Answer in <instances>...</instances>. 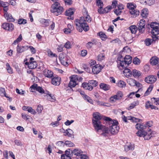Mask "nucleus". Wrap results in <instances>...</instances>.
Masks as SVG:
<instances>
[{
    "instance_id": "nucleus-3",
    "label": "nucleus",
    "mask_w": 159,
    "mask_h": 159,
    "mask_svg": "<svg viewBox=\"0 0 159 159\" xmlns=\"http://www.w3.org/2000/svg\"><path fill=\"white\" fill-rule=\"evenodd\" d=\"M132 61V57L129 55H126L125 58H122V57H118L117 60L118 67L119 69L122 70L126 67V65H129Z\"/></svg>"
},
{
    "instance_id": "nucleus-35",
    "label": "nucleus",
    "mask_w": 159,
    "mask_h": 159,
    "mask_svg": "<svg viewBox=\"0 0 159 159\" xmlns=\"http://www.w3.org/2000/svg\"><path fill=\"white\" fill-rule=\"evenodd\" d=\"M116 84L119 87L123 88L126 86V84L123 81L120 80L117 82Z\"/></svg>"
},
{
    "instance_id": "nucleus-36",
    "label": "nucleus",
    "mask_w": 159,
    "mask_h": 159,
    "mask_svg": "<svg viewBox=\"0 0 159 159\" xmlns=\"http://www.w3.org/2000/svg\"><path fill=\"white\" fill-rule=\"evenodd\" d=\"M83 98L84 100H86L87 102L90 103V104H93V102L91 98L89 96L87 95H84V96H83Z\"/></svg>"
},
{
    "instance_id": "nucleus-16",
    "label": "nucleus",
    "mask_w": 159,
    "mask_h": 159,
    "mask_svg": "<svg viewBox=\"0 0 159 159\" xmlns=\"http://www.w3.org/2000/svg\"><path fill=\"white\" fill-rule=\"evenodd\" d=\"M63 130L64 131L63 132L64 133V135L65 136H67L69 137L74 138V132L72 130L70 129H67L66 131L64 129H63Z\"/></svg>"
},
{
    "instance_id": "nucleus-51",
    "label": "nucleus",
    "mask_w": 159,
    "mask_h": 159,
    "mask_svg": "<svg viewBox=\"0 0 159 159\" xmlns=\"http://www.w3.org/2000/svg\"><path fill=\"white\" fill-rule=\"evenodd\" d=\"M105 58V55L104 53H102L99 54L98 56V60L99 61H102Z\"/></svg>"
},
{
    "instance_id": "nucleus-4",
    "label": "nucleus",
    "mask_w": 159,
    "mask_h": 159,
    "mask_svg": "<svg viewBox=\"0 0 159 159\" xmlns=\"http://www.w3.org/2000/svg\"><path fill=\"white\" fill-rule=\"evenodd\" d=\"M93 116L95 119L93 120V123L96 130L98 131L101 129L102 125L100 120L102 119L100 114L98 112L93 113Z\"/></svg>"
},
{
    "instance_id": "nucleus-2",
    "label": "nucleus",
    "mask_w": 159,
    "mask_h": 159,
    "mask_svg": "<svg viewBox=\"0 0 159 159\" xmlns=\"http://www.w3.org/2000/svg\"><path fill=\"white\" fill-rule=\"evenodd\" d=\"M104 120H106L107 123L109 125L111 124L109 126V131L112 134H115L117 133L119 129V127L117 125L118 122L116 120H112L111 118L105 117Z\"/></svg>"
},
{
    "instance_id": "nucleus-59",
    "label": "nucleus",
    "mask_w": 159,
    "mask_h": 159,
    "mask_svg": "<svg viewBox=\"0 0 159 159\" xmlns=\"http://www.w3.org/2000/svg\"><path fill=\"white\" fill-rule=\"evenodd\" d=\"M27 23V20L23 19H19L18 20V24H25Z\"/></svg>"
},
{
    "instance_id": "nucleus-25",
    "label": "nucleus",
    "mask_w": 159,
    "mask_h": 159,
    "mask_svg": "<svg viewBox=\"0 0 159 159\" xmlns=\"http://www.w3.org/2000/svg\"><path fill=\"white\" fill-rule=\"evenodd\" d=\"M100 88L105 91H107L110 89V86L109 85L105 84L103 83H101L100 84Z\"/></svg>"
},
{
    "instance_id": "nucleus-55",
    "label": "nucleus",
    "mask_w": 159,
    "mask_h": 159,
    "mask_svg": "<svg viewBox=\"0 0 159 159\" xmlns=\"http://www.w3.org/2000/svg\"><path fill=\"white\" fill-rule=\"evenodd\" d=\"M9 5V3L7 2H3L0 0V6L3 7H7Z\"/></svg>"
},
{
    "instance_id": "nucleus-63",
    "label": "nucleus",
    "mask_w": 159,
    "mask_h": 159,
    "mask_svg": "<svg viewBox=\"0 0 159 159\" xmlns=\"http://www.w3.org/2000/svg\"><path fill=\"white\" fill-rule=\"evenodd\" d=\"M36 91L42 94L44 93V92L43 89L42 87L40 86H38V87H37Z\"/></svg>"
},
{
    "instance_id": "nucleus-47",
    "label": "nucleus",
    "mask_w": 159,
    "mask_h": 159,
    "mask_svg": "<svg viewBox=\"0 0 159 159\" xmlns=\"http://www.w3.org/2000/svg\"><path fill=\"white\" fill-rule=\"evenodd\" d=\"M112 9V6H108L105 7L103 10V14L107 13Z\"/></svg>"
},
{
    "instance_id": "nucleus-60",
    "label": "nucleus",
    "mask_w": 159,
    "mask_h": 159,
    "mask_svg": "<svg viewBox=\"0 0 159 159\" xmlns=\"http://www.w3.org/2000/svg\"><path fill=\"white\" fill-rule=\"evenodd\" d=\"M46 96L47 97V99L48 100L52 102L55 101V100L52 98L51 96V94H47L46 95Z\"/></svg>"
},
{
    "instance_id": "nucleus-29",
    "label": "nucleus",
    "mask_w": 159,
    "mask_h": 159,
    "mask_svg": "<svg viewBox=\"0 0 159 159\" xmlns=\"http://www.w3.org/2000/svg\"><path fill=\"white\" fill-rule=\"evenodd\" d=\"M103 129L102 133V134L104 136H106L107 135L106 134H108L109 133V129L108 127H106L104 126H103L102 125V128L101 129Z\"/></svg>"
},
{
    "instance_id": "nucleus-64",
    "label": "nucleus",
    "mask_w": 159,
    "mask_h": 159,
    "mask_svg": "<svg viewBox=\"0 0 159 159\" xmlns=\"http://www.w3.org/2000/svg\"><path fill=\"white\" fill-rule=\"evenodd\" d=\"M110 101L111 103H114L115 102L117 99L116 98L115 95L111 97L110 98Z\"/></svg>"
},
{
    "instance_id": "nucleus-43",
    "label": "nucleus",
    "mask_w": 159,
    "mask_h": 159,
    "mask_svg": "<svg viewBox=\"0 0 159 159\" xmlns=\"http://www.w3.org/2000/svg\"><path fill=\"white\" fill-rule=\"evenodd\" d=\"M151 33L152 34L157 35L159 34V27L155 29H152Z\"/></svg>"
},
{
    "instance_id": "nucleus-18",
    "label": "nucleus",
    "mask_w": 159,
    "mask_h": 159,
    "mask_svg": "<svg viewBox=\"0 0 159 159\" xmlns=\"http://www.w3.org/2000/svg\"><path fill=\"white\" fill-rule=\"evenodd\" d=\"M125 150L126 152L129 150L133 151L134 149V146L130 143H127L124 146Z\"/></svg>"
},
{
    "instance_id": "nucleus-44",
    "label": "nucleus",
    "mask_w": 159,
    "mask_h": 159,
    "mask_svg": "<svg viewBox=\"0 0 159 159\" xmlns=\"http://www.w3.org/2000/svg\"><path fill=\"white\" fill-rule=\"evenodd\" d=\"M22 39V36L21 34H20L18 38L16 39L12 43V44H16L17 43L20 42Z\"/></svg>"
},
{
    "instance_id": "nucleus-39",
    "label": "nucleus",
    "mask_w": 159,
    "mask_h": 159,
    "mask_svg": "<svg viewBox=\"0 0 159 159\" xmlns=\"http://www.w3.org/2000/svg\"><path fill=\"white\" fill-rule=\"evenodd\" d=\"M96 102L98 105L100 106H106L108 107L109 106L107 105V104H108L107 103L104 102L102 101H100L99 100H96Z\"/></svg>"
},
{
    "instance_id": "nucleus-42",
    "label": "nucleus",
    "mask_w": 159,
    "mask_h": 159,
    "mask_svg": "<svg viewBox=\"0 0 159 159\" xmlns=\"http://www.w3.org/2000/svg\"><path fill=\"white\" fill-rule=\"evenodd\" d=\"M49 71V70L45 68L43 70V73L44 75L45 76V77L48 78H52V75L51 74L48 75V72Z\"/></svg>"
},
{
    "instance_id": "nucleus-7",
    "label": "nucleus",
    "mask_w": 159,
    "mask_h": 159,
    "mask_svg": "<svg viewBox=\"0 0 159 159\" xmlns=\"http://www.w3.org/2000/svg\"><path fill=\"white\" fill-rule=\"evenodd\" d=\"M156 134L155 132H152L150 133H147L146 131L143 130L140 132H137L136 134L138 136L140 137L143 136L145 140H149L152 136V135Z\"/></svg>"
},
{
    "instance_id": "nucleus-19",
    "label": "nucleus",
    "mask_w": 159,
    "mask_h": 159,
    "mask_svg": "<svg viewBox=\"0 0 159 159\" xmlns=\"http://www.w3.org/2000/svg\"><path fill=\"white\" fill-rule=\"evenodd\" d=\"M61 78L59 77H55L53 78L51 80V83L55 85H59L60 83Z\"/></svg>"
},
{
    "instance_id": "nucleus-5",
    "label": "nucleus",
    "mask_w": 159,
    "mask_h": 159,
    "mask_svg": "<svg viewBox=\"0 0 159 159\" xmlns=\"http://www.w3.org/2000/svg\"><path fill=\"white\" fill-rule=\"evenodd\" d=\"M63 10V7L61 6L58 2L54 3L52 5L51 11L56 16L61 14Z\"/></svg>"
},
{
    "instance_id": "nucleus-14",
    "label": "nucleus",
    "mask_w": 159,
    "mask_h": 159,
    "mask_svg": "<svg viewBox=\"0 0 159 159\" xmlns=\"http://www.w3.org/2000/svg\"><path fill=\"white\" fill-rule=\"evenodd\" d=\"M157 76L154 75H150L146 77L145 79L146 82L152 84L154 83L157 80Z\"/></svg>"
},
{
    "instance_id": "nucleus-11",
    "label": "nucleus",
    "mask_w": 159,
    "mask_h": 159,
    "mask_svg": "<svg viewBox=\"0 0 159 159\" xmlns=\"http://www.w3.org/2000/svg\"><path fill=\"white\" fill-rule=\"evenodd\" d=\"M145 24V21L143 19L140 20L139 23H138V30L140 33L143 34L144 32Z\"/></svg>"
},
{
    "instance_id": "nucleus-53",
    "label": "nucleus",
    "mask_w": 159,
    "mask_h": 159,
    "mask_svg": "<svg viewBox=\"0 0 159 159\" xmlns=\"http://www.w3.org/2000/svg\"><path fill=\"white\" fill-rule=\"evenodd\" d=\"M140 60L137 57H134L133 59V63L135 65H139L140 63Z\"/></svg>"
},
{
    "instance_id": "nucleus-22",
    "label": "nucleus",
    "mask_w": 159,
    "mask_h": 159,
    "mask_svg": "<svg viewBox=\"0 0 159 159\" xmlns=\"http://www.w3.org/2000/svg\"><path fill=\"white\" fill-rule=\"evenodd\" d=\"M142 75V73L136 69H133L132 71V75L135 78H138Z\"/></svg>"
},
{
    "instance_id": "nucleus-32",
    "label": "nucleus",
    "mask_w": 159,
    "mask_h": 159,
    "mask_svg": "<svg viewBox=\"0 0 159 159\" xmlns=\"http://www.w3.org/2000/svg\"><path fill=\"white\" fill-rule=\"evenodd\" d=\"M0 95L2 97L5 96L7 98H9V100H11V98H9V97H7V95L5 93V89L4 88H1L0 89Z\"/></svg>"
},
{
    "instance_id": "nucleus-1",
    "label": "nucleus",
    "mask_w": 159,
    "mask_h": 159,
    "mask_svg": "<svg viewBox=\"0 0 159 159\" xmlns=\"http://www.w3.org/2000/svg\"><path fill=\"white\" fill-rule=\"evenodd\" d=\"M91 21L90 17L89 15L84 16H81L79 19H76L75 23L76 29L80 32H82L83 30L87 31L89 30V27L86 22H90Z\"/></svg>"
},
{
    "instance_id": "nucleus-57",
    "label": "nucleus",
    "mask_w": 159,
    "mask_h": 159,
    "mask_svg": "<svg viewBox=\"0 0 159 159\" xmlns=\"http://www.w3.org/2000/svg\"><path fill=\"white\" fill-rule=\"evenodd\" d=\"M64 47L67 49H69L71 47V44L70 42L67 41L64 44Z\"/></svg>"
},
{
    "instance_id": "nucleus-13",
    "label": "nucleus",
    "mask_w": 159,
    "mask_h": 159,
    "mask_svg": "<svg viewBox=\"0 0 159 159\" xmlns=\"http://www.w3.org/2000/svg\"><path fill=\"white\" fill-rule=\"evenodd\" d=\"M2 27L6 30L11 31L14 29V25L12 23H5L2 25Z\"/></svg>"
},
{
    "instance_id": "nucleus-50",
    "label": "nucleus",
    "mask_w": 159,
    "mask_h": 159,
    "mask_svg": "<svg viewBox=\"0 0 159 159\" xmlns=\"http://www.w3.org/2000/svg\"><path fill=\"white\" fill-rule=\"evenodd\" d=\"M151 100L155 105H159V98H152Z\"/></svg>"
},
{
    "instance_id": "nucleus-40",
    "label": "nucleus",
    "mask_w": 159,
    "mask_h": 159,
    "mask_svg": "<svg viewBox=\"0 0 159 159\" xmlns=\"http://www.w3.org/2000/svg\"><path fill=\"white\" fill-rule=\"evenodd\" d=\"M153 85H150L148 88V89H147V91H146L144 93V96H147L148 94H149L150 93V92L152 91V90L153 88Z\"/></svg>"
},
{
    "instance_id": "nucleus-45",
    "label": "nucleus",
    "mask_w": 159,
    "mask_h": 159,
    "mask_svg": "<svg viewBox=\"0 0 159 159\" xmlns=\"http://www.w3.org/2000/svg\"><path fill=\"white\" fill-rule=\"evenodd\" d=\"M100 38L102 40L105 41L107 39V36L106 35L103 33L100 32L99 33Z\"/></svg>"
},
{
    "instance_id": "nucleus-15",
    "label": "nucleus",
    "mask_w": 159,
    "mask_h": 159,
    "mask_svg": "<svg viewBox=\"0 0 159 159\" xmlns=\"http://www.w3.org/2000/svg\"><path fill=\"white\" fill-rule=\"evenodd\" d=\"M28 49V46H20L18 44L16 47V51L18 53H22Z\"/></svg>"
},
{
    "instance_id": "nucleus-9",
    "label": "nucleus",
    "mask_w": 159,
    "mask_h": 159,
    "mask_svg": "<svg viewBox=\"0 0 159 159\" xmlns=\"http://www.w3.org/2000/svg\"><path fill=\"white\" fill-rule=\"evenodd\" d=\"M59 59L61 64L65 66H67L69 61V57L63 53H61L59 55Z\"/></svg>"
},
{
    "instance_id": "nucleus-27",
    "label": "nucleus",
    "mask_w": 159,
    "mask_h": 159,
    "mask_svg": "<svg viewBox=\"0 0 159 159\" xmlns=\"http://www.w3.org/2000/svg\"><path fill=\"white\" fill-rule=\"evenodd\" d=\"M148 15V10L147 8H144L141 11V16L142 17L146 18Z\"/></svg>"
},
{
    "instance_id": "nucleus-28",
    "label": "nucleus",
    "mask_w": 159,
    "mask_h": 159,
    "mask_svg": "<svg viewBox=\"0 0 159 159\" xmlns=\"http://www.w3.org/2000/svg\"><path fill=\"white\" fill-rule=\"evenodd\" d=\"M4 17L8 21L14 22L15 20L14 18L12 17V15L10 14H6L5 16H4Z\"/></svg>"
},
{
    "instance_id": "nucleus-41",
    "label": "nucleus",
    "mask_w": 159,
    "mask_h": 159,
    "mask_svg": "<svg viewBox=\"0 0 159 159\" xmlns=\"http://www.w3.org/2000/svg\"><path fill=\"white\" fill-rule=\"evenodd\" d=\"M139 102L138 101H134L130 104L129 107V109H131L133 108L135 106L138 105L139 104Z\"/></svg>"
},
{
    "instance_id": "nucleus-26",
    "label": "nucleus",
    "mask_w": 159,
    "mask_h": 159,
    "mask_svg": "<svg viewBox=\"0 0 159 159\" xmlns=\"http://www.w3.org/2000/svg\"><path fill=\"white\" fill-rule=\"evenodd\" d=\"M124 75L127 77H130L132 75V71L129 69L125 68L123 71Z\"/></svg>"
},
{
    "instance_id": "nucleus-12",
    "label": "nucleus",
    "mask_w": 159,
    "mask_h": 159,
    "mask_svg": "<svg viewBox=\"0 0 159 159\" xmlns=\"http://www.w3.org/2000/svg\"><path fill=\"white\" fill-rule=\"evenodd\" d=\"M128 84L132 86H136L138 87H141V84L139 82H138L132 78H128L126 80Z\"/></svg>"
},
{
    "instance_id": "nucleus-8",
    "label": "nucleus",
    "mask_w": 159,
    "mask_h": 159,
    "mask_svg": "<svg viewBox=\"0 0 159 159\" xmlns=\"http://www.w3.org/2000/svg\"><path fill=\"white\" fill-rule=\"evenodd\" d=\"M92 64L90 65V66L92 68V71L94 74H97L99 73L103 68L102 66L99 64H96L95 61H93L91 62Z\"/></svg>"
},
{
    "instance_id": "nucleus-52",
    "label": "nucleus",
    "mask_w": 159,
    "mask_h": 159,
    "mask_svg": "<svg viewBox=\"0 0 159 159\" xmlns=\"http://www.w3.org/2000/svg\"><path fill=\"white\" fill-rule=\"evenodd\" d=\"M74 144L70 141H66L65 142V145L69 147H71L74 146Z\"/></svg>"
},
{
    "instance_id": "nucleus-21",
    "label": "nucleus",
    "mask_w": 159,
    "mask_h": 159,
    "mask_svg": "<svg viewBox=\"0 0 159 159\" xmlns=\"http://www.w3.org/2000/svg\"><path fill=\"white\" fill-rule=\"evenodd\" d=\"M71 153L77 156H80L83 154V152L80 149L76 148L71 151Z\"/></svg>"
},
{
    "instance_id": "nucleus-24",
    "label": "nucleus",
    "mask_w": 159,
    "mask_h": 159,
    "mask_svg": "<svg viewBox=\"0 0 159 159\" xmlns=\"http://www.w3.org/2000/svg\"><path fill=\"white\" fill-rule=\"evenodd\" d=\"M145 107L146 108L148 109L149 107L152 109H154L156 110H158V108L157 107L152 105H151L149 101H147L146 103Z\"/></svg>"
},
{
    "instance_id": "nucleus-61",
    "label": "nucleus",
    "mask_w": 159,
    "mask_h": 159,
    "mask_svg": "<svg viewBox=\"0 0 159 159\" xmlns=\"http://www.w3.org/2000/svg\"><path fill=\"white\" fill-rule=\"evenodd\" d=\"M29 48L30 49V50L31 51V53L32 54H34L36 53V50L35 48L33 47V46H28V49Z\"/></svg>"
},
{
    "instance_id": "nucleus-6",
    "label": "nucleus",
    "mask_w": 159,
    "mask_h": 159,
    "mask_svg": "<svg viewBox=\"0 0 159 159\" xmlns=\"http://www.w3.org/2000/svg\"><path fill=\"white\" fill-rule=\"evenodd\" d=\"M70 81L68 84V86L70 89L74 87L77 84V82L79 80H82L81 77H79L77 75H73L70 77Z\"/></svg>"
},
{
    "instance_id": "nucleus-62",
    "label": "nucleus",
    "mask_w": 159,
    "mask_h": 159,
    "mask_svg": "<svg viewBox=\"0 0 159 159\" xmlns=\"http://www.w3.org/2000/svg\"><path fill=\"white\" fill-rule=\"evenodd\" d=\"M144 125L145 129L147 127H150L152 125V123L151 121H148L145 125Z\"/></svg>"
},
{
    "instance_id": "nucleus-56",
    "label": "nucleus",
    "mask_w": 159,
    "mask_h": 159,
    "mask_svg": "<svg viewBox=\"0 0 159 159\" xmlns=\"http://www.w3.org/2000/svg\"><path fill=\"white\" fill-rule=\"evenodd\" d=\"M56 145L61 147H64L65 145V142L63 141H59L56 143Z\"/></svg>"
},
{
    "instance_id": "nucleus-38",
    "label": "nucleus",
    "mask_w": 159,
    "mask_h": 159,
    "mask_svg": "<svg viewBox=\"0 0 159 159\" xmlns=\"http://www.w3.org/2000/svg\"><path fill=\"white\" fill-rule=\"evenodd\" d=\"M150 26L152 29H155L159 27V24L156 22H152L151 23Z\"/></svg>"
},
{
    "instance_id": "nucleus-31",
    "label": "nucleus",
    "mask_w": 159,
    "mask_h": 159,
    "mask_svg": "<svg viewBox=\"0 0 159 159\" xmlns=\"http://www.w3.org/2000/svg\"><path fill=\"white\" fill-rule=\"evenodd\" d=\"M144 127V125H143L142 124H141L137 123L135 125L136 128L137 129L139 130L138 132L143 131L144 130V129H145Z\"/></svg>"
},
{
    "instance_id": "nucleus-54",
    "label": "nucleus",
    "mask_w": 159,
    "mask_h": 159,
    "mask_svg": "<svg viewBox=\"0 0 159 159\" xmlns=\"http://www.w3.org/2000/svg\"><path fill=\"white\" fill-rule=\"evenodd\" d=\"M96 4L98 7H103V4L101 0H97Z\"/></svg>"
},
{
    "instance_id": "nucleus-48",
    "label": "nucleus",
    "mask_w": 159,
    "mask_h": 159,
    "mask_svg": "<svg viewBox=\"0 0 159 159\" xmlns=\"http://www.w3.org/2000/svg\"><path fill=\"white\" fill-rule=\"evenodd\" d=\"M115 96H116V98L117 100H119L122 98L123 95L122 92L119 91L117 92L116 94L115 95Z\"/></svg>"
},
{
    "instance_id": "nucleus-10",
    "label": "nucleus",
    "mask_w": 159,
    "mask_h": 159,
    "mask_svg": "<svg viewBox=\"0 0 159 159\" xmlns=\"http://www.w3.org/2000/svg\"><path fill=\"white\" fill-rule=\"evenodd\" d=\"M25 64L28 66L29 68L30 69H34L37 66V62L34 61V59L33 57H30L29 62H26Z\"/></svg>"
},
{
    "instance_id": "nucleus-34",
    "label": "nucleus",
    "mask_w": 159,
    "mask_h": 159,
    "mask_svg": "<svg viewBox=\"0 0 159 159\" xmlns=\"http://www.w3.org/2000/svg\"><path fill=\"white\" fill-rule=\"evenodd\" d=\"M129 29L131 33L133 34H135L138 30L137 27L134 25L130 26L129 27Z\"/></svg>"
},
{
    "instance_id": "nucleus-20",
    "label": "nucleus",
    "mask_w": 159,
    "mask_h": 159,
    "mask_svg": "<svg viewBox=\"0 0 159 159\" xmlns=\"http://www.w3.org/2000/svg\"><path fill=\"white\" fill-rule=\"evenodd\" d=\"M150 62L152 65H157L159 66V58L157 57H152L150 60Z\"/></svg>"
},
{
    "instance_id": "nucleus-17",
    "label": "nucleus",
    "mask_w": 159,
    "mask_h": 159,
    "mask_svg": "<svg viewBox=\"0 0 159 159\" xmlns=\"http://www.w3.org/2000/svg\"><path fill=\"white\" fill-rule=\"evenodd\" d=\"M98 43V41L95 39H92L91 41L89 42L86 44V47L88 49L91 48L93 45H97Z\"/></svg>"
},
{
    "instance_id": "nucleus-33",
    "label": "nucleus",
    "mask_w": 159,
    "mask_h": 159,
    "mask_svg": "<svg viewBox=\"0 0 159 159\" xmlns=\"http://www.w3.org/2000/svg\"><path fill=\"white\" fill-rule=\"evenodd\" d=\"M129 12L133 15V17H135L139 15V10L135 9L133 11L131 10Z\"/></svg>"
},
{
    "instance_id": "nucleus-46",
    "label": "nucleus",
    "mask_w": 159,
    "mask_h": 159,
    "mask_svg": "<svg viewBox=\"0 0 159 159\" xmlns=\"http://www.w3.org/2000/svg\"><path fill=\"white\" fill-rule=\"evenodd\" d=\"M6 69L7 70L8 72L10 74H12L13 73V70L10 66L9 64L8 63H7L6 64Z\"/></svg>"
},
{
    "instance_id": "nucleus-23",
    "label": "nucleus",
    "mask_w": 159,
    "mask_h": 159,
    "mask_svg": "<svg viewBox=\"0 0 159 159\" xmlns=\"http://www.w3.org/2000/svg\"><path fill=\"white\" fill-rule=\"evenodd\" d=\"M82 86L85 89H87L89 90H91L93 89V87L91 85L89 84V82L88 83H82Z\"/></svg>"
},
{
    "instance_id": "nucleus-58",
    "label": "nucleus",
    "mask_w": 159,
    "mask_h": 159,
    "mask_svg": "<svg viewBox=\"0 0 159 159\" xmlns=\"http://www.w3.org/2000/svg\"><path fill=\"white\" fill-rule=\"evenodd\" d=\"M89 84L91 85L93 87H96L98 84V82L94 80H91L89 81Z\"/></svg>"
},
{
    "instance_id": "nucleus-30",
    "label": "nucleus",
    "mask_w": 159,
    "mask_h": 159,
    "mask_svg": "<svg viewBox=\"0 0 159 159\" xmlns=\"http://www.w3.org/2000/svg\"><path fill=\"white\" fill-rule=\"evenodd\" d=\"M40 21L43 27H47L49 25V20H48L42 19Z\"/></svg>"
},
{
    "instance_id": "nucleus-49",
    "label": "nucleus",
    "mask_w": 159,
    "mask_h": 159,
    "mask_svg": "<svg viewBox=\"0 0 159 159\" xmlns=\"http://www.w3.org/2000/svg\"><path fill=\"white\" fill-rule=\"evenodd\" d=\"M74 13V11L70 9L69 10H66L65 12V15L67 16H71Z\"/></svg>"
},
{
    "instance_id": "nucleus-37",
    "label": "nucleus",
    "mask_w": 159,
    "mask_h": 159,
    "mask_svg": "<svg viewBox=\"0 0 159 159\" xmlns=\"http://www.w3.org/2000/svg\"><path fill=\"white\" fill-rule=\"evenodd\" d=\"M128 120H131L132 122H139L140 120L138 118H137L131 116H128Z\"/></svg>"
}]
</instances>
